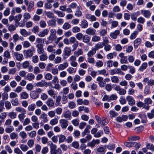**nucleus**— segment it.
I'll return each instance as SVG.
<instances>
[{"label":"nucleus","mask_w":154,"mask_h":154,"mask_svg":"<svg viewBox=\"0 0 154 154\" xmlns=\"http://www.w3.org/2000/svg\"><path fill=\"white\" fill-rule=\"evenodd\" d=\"M42 90L40 88H37L35 91H32L30 93L31 98L33 99L37 98L39 97V94L42 93Z\"/></svg>","instance_id":"obj_1"},{"label":"nucleus","mask_w":154,"mask_h":154,"mask_svg":"<svg viewBox=\"0 0 154 154\" xmlns=\"http://www.w3.org/2000/svg\"><path fill=\"white\" fill-rule=\"evenodd\" d=\"M100 143V140H95L93 139L92 141L87 143V146L91 148L94 147L96 144H98Z\"/></svg>","instance_id":"obj_11"},{"label":"nucleus","mask_w":154,"mask_h":154,"mask_svg":"<svg viewBox=\"0 0 154 154\" xmlns=\"http://www.w3.org/2000/svg\"><path fill=\"white\" fill-rule=\"evenodd\" d=\"M67 71L70 74H72L75 73L76 71V69L69 67L67 69Z\"/></svg>","instance_id":"obj_59"},{"label":"nucleus","mask_w":154,"mask_h":154,"mask_svg":"<svg viewBox=\"0 0 154 154\" xmlns=\"http://www.w3.org/2000/svg\"><path fill=\"white\" fill-rule=\"evenodd\" d=\"M120 32L119 30H116L113 32L111 33L110 36L111 38L113 39H116L117 38V35L119 34Z\"/></svg>","instance_id":"obj_24"},{"label":"nucleus","mask_w":154,"mask_h":154,"mask_svg":"<svg viewBox=\"0 0 154 154\" xmlns=\"http://www.w3.org/2000/svg\"><path fill=\"white\" fill-rule=\"evenodd\" d=\"M8 116L11 119H14L16 117L17 114L15 112H11L8 114Z\"/></svg>","instance_id":"obj_34"},{"label":"nucleus","mask_w":154,"mask_h":154,"mask_svg":"<svg viewBox=\"0 0 154 154\" xmlns=\"http://www.w3.org/2000/svg\"><path fill=\"white\" fill-rule=\"evenodd\" d=\"M14 130V128L13 126H7L5 129V131L7 133H10L12 132Z\"/></svg>","instance_id":"obj_41"},{"label":"nucleus","mask_w":154,"mask_h":154,"mask_svg":"<svg viewBox=\"0 0 154 154\" xmlns=\"http://www.w3.org/2000/svg\"><path fill=\"white\" fill-rule=\"evenodd\" d=\"M62 152L60 149H55L51 154H62Z\"/></svg>","instance_id":"obj_51"},{"label":"nucleus","mask_w":154,"mask_h":154,"mask_svg":"<svg viewBox=\"0 0 154 154\" xmlns=\"http://www.w3.org/2000/svg\"><path fill=\"white\" fill-rule=\"evenodd\" d=\"M143 82L145 83H147V85L149 86L154 85V80L149 79L148 78H145L143 80Z\"/></svg>","instance_id":"obj_7"},{"label":"nucleus","mask_w":154,"mask_h":154,"mask_svg":"<svg viewBox=\"0 0 154 154\" xmlns=\"http://www.w3.org/2000/svg\"><path fill=\"white\" fill-rule=\"evenodd\" d=\"M104 46L102 42H99L97 44H96L94 48L96 50H97L99 48H103Z\"/></svg>","instance_id":"obj_45"},{"label":"nucleus","mask_w":154,"mask_h":154,"mask_svg":"<svg viewBox=\"0 0 154 154\" xmlns=\"http://www.w3.org/2000/svg\"><path fill=\"white\" fill-rule=\"evenodd\" d=\"M54 12L60 17H63L65 15V14L64 13L60 11L54 10Z\"/></svg>","instance_id":"obj_40"},{"label":"nucleus","mask_w":154,"mask_h":154,"mask_svg":"<svg viewBox=\"0 0 154 154\" xmlns=\"http://www.w3.org/2000/svg\"><path fill=\"white\" fill-rule=\"evenodd\" d=\"M32 61L34 63H36L38 61V57L37 55H35L32 57Z\"/></svg>","instance_id":"obj_63"},{"label":"nucleus","mask_w":154,"mask_h":154,"mask_svg":"<svg viewBox=\"0 0 154 154\" xmlns=\"http://www.w3.org/2000/svg\"><path fill=\"white\" fill-rule=\"evenodd\" d=\"M46 104L48 107H51L54 106V103L52 98H49L46 102Z\"/></svg>","instance_id":"obj_21"},{"label":"nucleus","mask_w":154,"mask_h":154,"mask_svg":"<svg viewBox=\"0 0 154 154\" xmlns=\"http://www.w3.org/2000/svg\"><path fill=\"white\" fill-rule=\"evenodd\" d=\"M110 117L111 118L115 117L118 115V113L114 111H110L109 112Z\"/></svg>","instance_id":"obj_42"},{"label":"nucleus","mask_w":154,"mask_h":154,"mask_svg":"<svg viewBox=\"0 0 154 154\" xmlns=\"http://www.w3.org/2000/svg\"><path fill=\"white\" fill-rule=\"evenodd\" d=\"M35 42L37 44L36 47H38V46H43L44 42V39L39 38H37L36 39Z\"/></svg>","instance_id":"obj_15"},{"label":"nucleus","mask_w":154,"mask_h":154,"mask_svg":"<svg viewBox=\"0 0 154 154\" xmlns=\"http://www.w3.org/2000/svg\"><path fill=\"white\" fill-rule=\"evenodd\" d=\"M20 147L21 149L24 152L26 151L28 149V146L25 144H20Z\"/></svg>","instance_id":"obj_32"},{"label":"nucleus","mask_w":154,"mask_h":154,"mask_svg":"<svg viewBox=\"0 0 154 154\" xmlns=\"http://www.w3.org/2000/svg\"><path fill=\"white\" fill-rule=\"evenodd\" d=\"M12 105L14 106H17L19 104L18 100L17 98L12 99L11 100Z\"/></svg>","instance_id":"obj_53"},{"label":"nucleus","mask_w":154,"mask_h":154,"mask_svg":"<svg viewBox=\"0 0 154 154\" xmlns=\"http://www.w3.org/2000/svg\"><path fill=\"white\" fill-rule=\"evenodd\" d=\"M128 140H136L139 139L140 137L134 135L128 137Z\"/></svg>","instance_id":"obj_44"},{"label":"nucleus","mask_w":154,"mask_h":154,"mask_svg":"<svg viewBox=\"0 0 154 154\" xmlns=\"http://www.w3.org/2000/svg\"><path fill=\"white\" fill-rule=\"evenodd\" d=\"M28 80L29 81H31L35 78V75L32 73H28L26 76Z\"/></svg>","instance_id":"obj_46"},{"label":"nucleus","mask_w":154,"mask_h":154,"mask_svg":"<svg viewBox=\"0 0 154 154\" xmlns=\"http://www.w3.org/2000/svg\"><path fill=\"white\" fill-rule=\"evenodd\" d=\"M146 147L147 149L152 151H154V146L152 144L147 143L146 144Z\"/></svg>","instance_id":"obj_39"},{"label":"nucleus","mask_w":154,"mask_h":154,"mask_svg":"<svg viewBox=\"0 0 154 154\" xmlns=\"http://www.w3.org/2000/svg\"><path fill=\"white\" fill-rule=\"evenodd\" d=\"M21 98L23 99H26L28 97V94L26 92H23L20 94Z\"/></svg>","instance_id":"obj_47"},{"label":"nucleus","mask_w":154,"mask_h":154,"mask_svg":"<svg viewBox=\"0 0 154 154\" xmlns=\"http://www.w3.org/2000/svg\"><path fill=\"white\" fill-rule=\"evenodd\" d=\"M110 73L111 75L116 74L122 75L125 74L122 71V70L120 69L119 68L111 70L110 71Z\"/></svg>","instance_id":"obj_3"},{"label":"nucleus","mask_w":154,"mask_h":154,"mask_svg":"<svg viewBox=\"0 0 154 154\" xmlns=\"http://www.w3.org/2000/svg\"><path fill=\"white\" fill-rule=\"evenodd\" d=\"M38 46V47H36L37 48V51L39 54H42L44 52V49L43 46Z\"/></svg>","instance_id":"obj_28"},{"label":"nucleus","mask_w":154,"mask_h":154,"mask_svg":"<svg viewBox=\"0 0 154 154\" xmlns=\"http://www.w3.org/2000/svg\"><path fill=\"white\" fill-rule=\"evenodd\" d=\"M49 32V31L47 29H44L42 31L40 32L38 34V35L40 37H44L45 35H47Z\"/></svg>","instance_id":"obj_20"},{"label":"nucleus","mask_w":154,"mask_h":154,"mask_svg":"<svg viewBox=\"0 0 154 154\" xmlns=\"http://www.w3.org/2000/svg\"><path fill=\"white\" fill-rule=\"evenodd\" d=\"M115 90L117 91V92L120 95H124L126 92V91L123 88H121L119 86H116L114 88Z\"/></svg>","instance_id":"obj_6"},{"label":"nucleus","mask_w":154,"mask_h":154,"mask_svg":"<svg viewBox=\"0 0 154 154\" xmlns=\"http://www.w3.org/2000/svg\"><path fill=\"white\" fill-rule=\"evenodd\" d=\"M134 144H136V143L134 142H125L124 143L125 145L128 147H131L133 146Z\"/></svg>","instance_id":"obj_27"},{"label":"nucleus","mask_w":154,"mask_h":154,"mask_svg":"<svg viewBox=\"0 0 154 154\" xmlns=\"http://www.w3.org/2000/svg\"><path fill=\"white\" fill-rule=\"evenodd\" d=\"M26 113H20L18 115V117L20 122H23V120L25 117Z\"/></svg>","instance_id":"obj_48"},{"label":"nucleus","mask_w":154,"mask_h":154,"mask_svg":"<svg viewBox=\"0 0 154 154\" xmlns=\"http://www.w3.org/2000/svg\"><path fill=\"white\" fill-rule=\"evenodd\" d=\"M90 38L89 35H83L82 40L83 42L88 44L90 42Z\"/></svg>","instance_id":"obj_23"},{"label":"nucleus","mask_w":154,"mask_h":154,"mask_svg":"<svg viewBox=\"0 0 154 154\" xmlns=\"http://www.w3.org/2000/svg\"><path fill=\"white\" fill-rule=\"evenodd\" d=\"M61 97L60 95H59L57 97L56 99V102L55 105L56 106H58L60 104V101L61 100Z\"/></svg>","instance_id":"obj_38"},{"label":"nucleus","mask_w":154,"mask_h":154,"mask_svg":"<svg viewBox=\"0 0 154 154\" xmlns=\"http://www.w3.org/2000/svg\"><path fill=\"white\" fill-rule=\"evenodd\" d=\"M83 35L81 32H79L76 34L75 37L78 40H81L82 39Z\"/></svg>","instance_id":"obj_54"},{"label":"nucleus","mask_w":154,"mask_h":154,"mask_svg":"<svg viewBox=\"0 0 154 154\" xmlns=\"http://www.w3.org/2000/svg\"><path fill=\"white\" fill-rule=\"evenodd\" d=\"M138 33V32L137 31H135L132 33L130 36V39H133L135 38L137 36V35Z\"/></svg>","instance_id":"obj_57"},{"label":"nucleus","mask_w":154,"mask_h":154,"mask_svg":"<svg viewBox=\"0 0 154 154\" xmlns=\"http://www.w3.org/2000/svg\"><path fill=\"white\" fill-rule=\"evenodd\" d=\"M57 38V36L55 34H51L48 38V41L45 42V43L46 44H48L49 43H51L53 41L55 40Z\"/></svg>","instance_id":"obj_10"},{"label":"nucleus","mask_w":154,"mask_h":154,"mask_svg":"<svg viewBox=\"0 0 154 154\" xmlns=\"http://www.w3.org/2000/svg\"><path fill=\"white\" fill-rule=\"evenodd\" d=\"M141 39L139 38L136 39L134 41V48L135 49L137 48L139 45L141 43Z\"/></svg>","instance_id":"obj_19"},{"label":"nucleus","mask_w":154,"mask_h":154,"mask_svg":"<svg viewBox=\"0 0 154 154\" xmlns=\"http://www.w3.org/2000/svg\"><path fill=\"white\" fill-rule=\"evenodd\" d=\"M96 52V49L94 48L93 49L91 50L88 53L87 55L88 57H92L94 54Z\"/></svg>","instance_id":"obj_37"},{"label":"nucleus","mask_w":154,"mask_h":154,"mask_svg":"<svg viewBox=\"0 0 154 154\" xmlns=\"http://www.w3.org/2000/svg\"><path fill=\"white\" fill-rule=\"evenodd\" d=\"M85 33L86 34L90 35H94L96 33V30L93 28H89L86 29Z\"/></svg>","instance_id":"obj_14"},{"label":"nucleus","mask_w":154,"mask_h":154,"mask_svg":"<svg viewBox=\"0 0 154 154\" xmlns=\"http://www.w3.org/2000/svg\"><path fill=\"white\" fill-rule=\"evenodd\" d=\"M52 85L51 82H47L45 80H42L40 82H37L36 85L37 87H42L44 86L47 87Z\"/></svg>","instance_id":"obj_2"},{"label":"nucleus","mask_w":154,"mask_h":154,"mask_svg":"<svg viewBox=\"0 0 154 154\" xmlns=\"http://www.w3.org/2000/svg\"><path fill=\"white\" fill-rule=\"evenodd\" d=\"M105 148L102 146L99 147L97 150V154H105Z\"/></svg>","instance_id":"obj_18"},{"label":"nucleus","mask_w":154,"mask_h":154,"mask_svg":"<svg viewBox=\"0 0 154 154\" xmlns=\"http://www.w3.org/2000/svg\"><path fill=\"white\" fill-rule=\"evenodd\" d=\"M147 66V64L146 63H144L140 66L139 70L140 71H143L144 69H145Z\"/></svg>","instance_id":"obj_36"},{"label":"nucleus","mask_w":154,"mask_h":154,"mask_svg":"<svg viewBox=\"0 0 154 154\" xmlns=\"http://www.w3.org/2000/svg\"><path fill=\"white\" fill-rule=\"evenodd\" d=\"M119 101L120 103L122 105L125 104L126 102V99L123 96H121L120 97Z\"/></svg>","instance_id":"obj_56"},{"label":"nucleus","mask_w":154,"mask_h":154,"mask_svg":"<svg viewBox=\"0 0 154 154\" xmlns=\"http://www.w3.org/2000/svg\"><path fill=\"white\" fill-rule=\"evenodd\" d=\"M39 28L37 26H35L32 29V31L34 33H36L39 32Z\"/></svg>","instance_id":"obj_61"},{"label":"nucleus","mask_w":154,"mask_h":154,"mask_svg":"<svg viewBox=\"0 0 154 154\" xmlns=\"http://www.w3.org/2000/svg\"><path fill=\"white\" fill-rule=\"evenodd\" d=\"M144 104L146 105L151 104L152 102V101L150 98H146L144 100Z\"/></svg>","instance_id":"obj_60"},{"label":"nucleus","mask_w":154,"mask_h":154,"mask_svg":"<svg viewBox=\"0 0 154 154\" xmlns=\"http://www.w3.org/2000/svg\"><path fill=\"white\" fill-rule=\"evenodd\" d=\"M66 138L65 136L63 135H60L59 136V143H62L64 141Z\"/></svg>","instance_id":"obj_49"},{"label":"nucleus","mask_w":154,"mask_h":154,"mask_svg":"<svg viewBox=\"0 0 154 154\" xmlns=\"http://www.w3.org/2000/svg\"><path fill=\"white\" fill-rule=\"evenodd\" d=\"M68 66V64L67 62H65L63 64H60L58 66V69L60 70H62L67 67Z\"/></svg>","instance_id":"obj_17"},{"label":"nucleus","mask_w":154,"mask_h":154,"mask_svg":"<svg viewBox=\"0 0 154 154\" xmlns=\"http://www.w3.org/2000/svg\"><path fill=\"white\" fill-rule=\"evenodd\" d=\"M40 119H42V121L44 122H47L48 121V119H47V116L44 112L41 114L40 117Z\"/></svg>","instance_id":"obj_25"},{"label":"nucleus","mask_w":154,"mask_h":154,"mask_svg":"<svg viewBox=\"0 0 154 154\" xmlns=\"http://www.w3.org/2000/svg\"><path fill=\"white\" fill-rule=\"evenodd\" d=\"M83 53L82 50V49H79L77 51L74 52V54L76 57L82 55Z\"/></svg>","instance_id":"obj_43"},{"label":"nucleus","mask_w":154,"mask_h":154,"mask_svg":"<svg viewBox=\"0 0 154 154\" xmlns=\"http://www.w3.org/2000/svg\"><path fill=\"white\" fill-rule=\"evenodd\" d=\"M14 152L17 154H23L22 151L18 147L15 148L14 149Z\"/></svg>","instance_id":"obj_64"},{"label":"nucleus","mask_w":154,"mask_h":154,"mask_svg":"<svg viewBox=\"0 0 154 154\" xmlns=\"http://www.w3.org/2000/svg\"><path fill=\"white\" fill-rule=\"evenodd\" d=\"M71 51L69 48L66 47L64 49L63 51V54L62 56L64 57L63 58H65V57H68L71 54Z\"/></svg>","instance_id":"obj_5"},{"label":"nucleus","mask_w":154,"mask_h":154,"mask_svg":"<svg viewBox=\"0 0 154 154\" xmlns=\"http://www.w3.org/2000/svg\"><path fill=\"white\" fill-rule=\"evenodd\" d=\"M100 38L99 36L94 35L92 37L91 41L92 42H97L100 41Z\"/></svg>","instance_id":"obj_62"},{"label":"nucleus","mask_w":154,"mask_h":154,"mask_svg":"<svg viewBox=\"0 0 154 154\" xmlns=\"http://www.w3.org/2000/svg\"><path fill=\"white\" fill-rule=\"evenodd\" d=\"M34 144V141L32 139H30L28 141L27 144L30 147H32Z\"/></svg>","instance_id":"obj_55"},{"label":"nucleus","mask_w":154,"mask_h":154,"mask_svg":"<svg viewBox=\"0 0 154 154\" xmlns=\"http://www.w3.org/2000/svg\"><path fill=\"white\" fill-rule=\"evenodd\" d=\"M97 72L99 74H102L105 76H107L109 75V73L107 72L106 70L105 69L98 70Z\"/></svg>","instance_id":"obj_31"},{"label":"nucleus","mask_w":154,"mask_h":154,"mask_svg":"<svg viewBox=\"0 0 154 154\" xmlns=\"http://www.w3.org/2000/svg\"><path fill=\"white\" fill-rule=\"evenodd\" d=\"M15 25L16 27L18 26L23 27L25 25L24 20H15Z\"/></svg>","instance_id":"obj_12"},{"label":"nucleus","mask_w":154,"mask_h":154,"mask_svg":"<svg viewBox=\"0 0 154 154\" xmlns=\"http://www.w3.org/2000/svg\"><path fill=\"white\" fill-rule=\"evenodd\" d=\"M80 25L82 28H85L88 27V23L86 20H83L81 22Z\"/></svg>","instance_id":"obj_30"},{"label":"nucleus","mask_w":154,"mask_h":154,"mask_svg":"<svg viewBox=\"0 0 154 154\" xmlns=\"http://www.w3.org/2000/svg\"><path fill=\"white\" fill-rule=\"evenodd\" d=\"M68 121L65 119H61L59 122L62 129H66L68 125Z\"/></svg>","instance_id":"obj_8"},{"label":"nucleus","mask_w":154,"mask_h":154,"mask_svg":"<svg viewBox=\"0 0 154 154\" xmlns=\"http://www.w3.org/2000/svg\"><path fill=\"white\" fill-rule=\"evenodd\" d=\"M10 137L12 140L17 138L18 137V135L14 132H12L10 134Z\"/></svg>","instance_id":"obj_50"},{"label":"nucleus","mask_w":154,"mask_h":154,"mask_svg":"<svg viewBox=\"0 0 154 154\" xmlns=\"http://www.w3.org/2000/svg\"><path fill=\"white\" fill-rule=\"evenodd\" d=\"M48 58V57L47 55L43 53L39 56L40 60L42 61L47 60Z\"/></svg>","instance_id":"obj_33"},{"label":"nucleus","mask_w":154,"mask_h":154,"mask_svg":"<svg viewBox=\"0 0 154 154\" xmlns=\"http://www.w3.org/2000/svg\"><path fill=\"white\" fill-rule=\"evenodd\" d=\"M63 116L66 119H70L71 117V113L68 111L65 112L63 114Z\"/></svg>","instance_id":"obj_35"},{"label":"nucleus","mask_w":154,"mask_h":154,"mask_svg":"<svg viewBox=\"0 0 154 154\" xmlns=\"http://www.w3.org/2000/svg\"><path fill=\"white\" fill-rule=\"evenodd\" d=\"M49 145L50 146V153L51 154L52 151L57 148V146L51 142L50 143Z\"/></svg>","instance_id":"obj_26"},{"label":"nucleus","mask_w":154,"mask_h":154,"mask_svg":"<svg viewBox=\"0 0 154 154\" xmlns=\"http://www.w3.org/2000/svg\"><path fill=\"white\" fill-rule=\"evenodd\" d=\"M24 56L26 58L31 57L33 55V52L30 49L27 50H24L23 51Z\"/></svg>","instance_id":"obj_4"},{"label":"nucleus","mask_w":154,"mask_h":154,"mask_svg":"<svg viewBox=\"0 0 154 154\" xmlns=\"http://www.w3.org/2000/svg\"><path fill=\"white\" fill-rule=\"evenodd\" d=\"M141 13L146 18H148L151 15V13L148 10H142L141 11Z\"/></svg>","instance_id":"obj_16"},{"label":"nucleus","mask_w":154,"mask_h":154,"mask_svg":"<svg viewBox=\"0 0 154 154\" xmlns=\"http://www.w3.org/2000/svg\"><path fill=\"white\" fill-rule=\"evenodd\" d=\"M112 82L116 83H118L119 82V79L118 77L116 76H113L111 77Z\"/></svg>","instance_id":"obj_29"},{"label":"nucleus","mask_w":154,"mask_h":154,"mask_svg":"<svg viewBox=\"0 0 154 154\" xmlns=\"http://www.w3.org/2000/svg\"><path fill=\"white\" fill-rule=\"evenodd\" d=\"M15 110L17 112L20 113H24L26 112L25 109L21 107L18 106L16 107Z\"/></svg>","instance_id":"obj_22"},{"label":"nucleus","mask_w":154,"mask_h":154,"mask_svg":"<svg viewBox=\"0 0 154 154\" xmlns=\"http://www.w3.org/2000/svg\"><path fill=\"white\" fill-rule=\"evenodd\" d=\"M127 100L128 102V104L130 106H133L135 103V101L134 98L131 96H128L126 97Z\"/></svg>","instance_id":"obj_9"},{"label":"nucleus","mask_w":154,"mask_h":154,"mask_svg":"<svg viewBox=\"0 0 154 154\" xmlns=\"http://www.w3.org/2000/svg\"><path fill=\"white\" fill-rule=\"evenodd\" d=\"M13 54L17 60L21 61L23 59V56L22 54L18 53L17 52H14V53Z\"/></svg>","instance_id":"obj_13"},{"label":"nucleus","mask_w":154,"mask_h":154,"mask_svg":"<svg viewBox=\"0 0 154 154\" xmlns=\"http://www.w3.org/2000/svg\"><path fill=\"white\" fill-rule=\"evenodd\" d=\"M35 107V104H32L29 105L28 107V109L29 111H33L34 110Z\"/></svg>","instance_id":"obj_52"},{"label":"nucleus","mask_w":154,"mask_h":154,"mask_svg":"<svg viewBox=\"0 0 154 154\" xmlns=\"http://www.w3.org/2000/svg\"><path fill=\"white\" fill-rule=\"evenodd\" d=\"M103 132L102 131L99 130L94 135V136L96 137H99L103 134Z\"/></svg>","instance_id":"obj_58"}]
</instances>
